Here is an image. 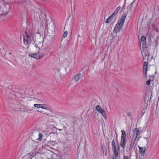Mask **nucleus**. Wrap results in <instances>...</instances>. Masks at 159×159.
I'll return each mask as SVG.
<instances>
[{"label": "nucleus", "instance_id": "nucleus-1", "mask_svg": "<svg viewBox=\"0 0 159 159\" xmlns=\"http://www.w3.org/2000/svg\"><path fill=\"white\" fill-rule=\"evenodd\" d=\"M31 30L27 31L24 34V43L25 45L28 46V49L30 47H33L34 46L36 37L34 36Z\"/></svg>", "mask_w": 159, "mask_h": 159}, {"label": "nucleus", "instance_id": "nucleus-2", "mask_svg": "<svg viewBox=\"0 0 159 159\" xmlns=\"http://www.w3.org/2000/svg\"><path fill=\"white\" fill-rule=\"evenodd\" d=\"M127 15L126 14L122 15L120 18L118 20L114 30V32L117 33L120 32L122 28L124 22L126 18Z\"/></svg>", "mask_w": 159, "mask_h": 159}, {"label": "nucleus", "instance_id": "nucleus-3", "mask_svg": "<svg viewBox=\"0 0 159 159\" xmlns=\"http://www.w3.org/2000/svg\"><path fill=\"white\" fill-rule=\"evenodd\" d=\"M55 29L52 27L49 30H47L44 32L45 36L46 39L48 40L53 39L55 35Z\"/></svg>", "mask_w": 159, "mask_h": 159}, {"label": "nucleus", "instance_id": "nucleus-4", "mask_svg": "<svg viewBox=\"0 0 159 159\" xmlns=\"http://www.w3.org/2000/svg\"><path fill=\"white\" fill-rule=\"evenodd\" d=\"M43 37L39 35L37 36L36 38L35 39V43L33 47H30L34 48V47L36 48L40 49L41 48L43 45Z\"/></svg>", "mask_w": 159, "mask_h": 159}, {"label": "nucleus", "instance_id": "nucleus-5", "mask_svg": "<svg viewBox=\"0 0 159 159\" xmlns=\"http://www.w3.org/2000/svg\"><path fill=\"white\" fill-rule=\"evenodd\" d=\"M122 133L121 136V139L120 143V145L124 149L125 147V145L126 143V134L124 130L121 131Z\"/></svg>", "mask_w": 159, "mask_h": 159}, {"label": "nucleus", "instance_id": "nucleus-6", "mask_svg": "<svg viewBox=\"0 0 159 159\" xmlns=\"http://www.w3.org/2000/svg\"><path fill=\"white\" fill-rule=\"evenodd\" d=\"M96 110L100 113L103 116L105 119L107 118V116L104 110L100 106L98 105L96 107Z\"/></svg>", "mask_w": 159, "mask_h": 159}, {"label": "nucleus", "instance_id": "nucleus-7", "mask_svg": "<svg viewBox=\"0 0 159 159\" xmlns=\"http://www.w3.org/2000/svg\"><path fill=\"white\" fill-rule=\"evenodd\" d=\"M136 140L132 139L131 141L129 142L128 145L127 146L129 152H131L134 147Z\"/></svg>", "mask_w": 159, "mask_h": 159}, {"label": "nucleus", "instance_id": "nucleus-8", "mask_svg": "<svg viewBox=\"0 0 159 159\" xmlns=\"http://www.w3.org/2000/svg\"><path fill=\"white\" fill-rule=\"evenodd\" d=\"M29 56L37 59H39L41 57H43L42 54L40 53H31L29 54Z\"/></svg>", "mask_w": 159, "mask_h": 159}, {"label": "nucleus", "instance_id": "nucleus-9", "mask_svg": "<svg viewBox=\"0 0 159 159\" xmlns=\"http://www.w3.org/2000/svg\"><path fill=\"white\" fill-rule=\"evenodd\" d=\"M140 133V132L139 129L137 128H136L134 131V133L132 139L136 140L137 136Z\"/></svg>", "mask_w": 159, "mask_h": 159}, {"label": "nucleus", "instance_id": "nucleus-10", "mask_svg": "<svg viewBox=\"0 0 159 159\" xmlns=\"http://www.w3.org/2000/svg\"><path fill=\"white\" fill-rule=\"evenodd\" d=\"M140 45L142 44L144 46L146 44V38L145 36H142L141 37L140 40Z\"/></svg>", "mask_w": 159, "mask_h": 159}, {"label": "nucleus", "instance_id": "nucleus-11", "mask_svg": "<svg viewBox=\"0 0 159 159\" xmlns=\"http://www.w3.org/2000/svg\"><path fill=\"white\" fill-rule=\"evenodd\" d=\"M111 147L113 152H118L117 151L116 147L115 144V142L114 140H113L112 141Z\"/></svg>", "mask_w": 159, "mask_h": 159}, {"label": "nucleus", "instance_id": "nucleus-12", "mask_svg": "<svg viewBox=\"0 0 159 159\" xmlns=\"http://www.w3.org/2000/svg\"><path fill=\"white\" fill-rule=\"evenodd\" d=\"M138 147L139 148V152L141 153L142 155H143L145 151V147H140V146H139Z\"/></svg>", "mask_w": 159, "mask_h": 159}, {"label": "nucleus", "instance_id": "nucleus-13", "mask_svg": "<svg viewBox=\"0 0 159 159\" xmlns=\"http://www.w3.org/2000/svg\"><path fill=\"white\" fill-rule=\"evenodd\" d=\"M81 74H78L75 75L73 78V79L76 82H77L80 78Z\"/></svg>", "mask_w": 159, "mask_h": 159}, {"label": "nucleus", "instance_id": "nucleus-14", "mask_svg": "<svg viewBox=\"0 0 159 159\" xmlns=\"http://www.w3.org/2000/svg\"><path fill=\"white\" fill-rule=\"evenodd\" d=\"M148 65V63L146 62H144L143 65V72H145V74L146 75L147 74V65Z\"/></svg>", "mask_w": 159, "mask_h": 159}, {"label": "nucleus", "instance_id": "nucleus-15", "mask_svg": "<svg viewBox=\"0 0 159 159\" xmlns=\"http://www.w3.org/2000/svg\"><path fill=\"white\" fill-rule=\"evenodd\" d=\"M73 23V21L72 19H70V18L68 19L66 21V25H72Z\"/></svg>", "mask_w": 159, "mask_h": 159}, {"label": "nucleus", "instance_id": "nucleus-16", "mask_svg": "<svg viewBox=\"0 0 159 159\" xmlns=\"http://www.w3.org/2000/svg\"><path fill=\"white\" fill-rule=\"evenodd\" d=\"M118 152H113V154L112 156V159H116V158L118 157Z\"/></svg>", "mask_w": 159, "mask_h": 159}, {"label": "nucleus", "instance_id": "nucleus-17", "mask_svg": "<svg viewBox=\"0 0 159 159\" xmlns=\"http://www.w3.org/2000/svg\"><path fill=\"white\" fill-rule=\"evenodd\" d=\"M43 137V134L42 133H39V138L37 139V140H41Z\"/></svg>", "mask_w": 159, "mask_h": 159}, {"label": "nucleus", "instance_id": "nucleus-18", "mask_svg": "<svg viewBox=\"0 0 159 159\" xmlns=\"http://www.w3.org/2000/svg\"><path fill=\"white\" fill-rule=\"evenodd\" d=\"M44 109H46L47 110H48V111H50V109L49 107L48 106H46V105H44Z\"/></svg>", "mask_w": 159, "mask_h": 159}, {"label": "nucleus", "instance_id": "nucleus-19", "mask_svg": "<svg viewBox=\"0 0 159 159\" xmlns=\"http://www.w3.org/2000/svg\"><path fill=\"white\" fill-rule=\"evenodd\" d=\"M42 104H34V106L35 107H37V108H40V106H42Z\"/></svg>", "mask_w": 159, "mask_h": 159}, {"label": "nucleus", "instance_id": "nucleus-20", "mask_svg": "<svg viewBox=\"0 0 159 159\" xmlns=\"http://www.w3.org/2000/svg\"><path fill=\"white\" fill-rule=\"evenodd\" d=\"M68 32L67 31H66L64 32L62 38H65L67 35Z\"/></svg>", "mask_w": 159, "mask_h": 159}, {"label": "nucleus", "instance_id": "nucleus-21", "mask_svg": "<svg viewBox=\"0 0 159 159\" xmlns=\"http://www.w3.org/2000/svg\"><path fill=\"white\" fill-rule=\"evenodd\" d=\"M151 80L150 79L148 80L146 82V84L147 85H149L150 84Z\"/></svg>", "mask_w": 159, "mask_h": 159}, {"label": "nucleus", "instance_id": "nucleus-22", "mask_svg": "<svg viewBox=\"0 0 159 159\" xmlns=\"http://www.w3.org/2000/svg\"><path fill=\"white\" fill-rule=\"evenodd\" d=\"M111 20V19L109 17H108L107 19H106L105 22L106 23H108L110 22Z\"/></svg>", "mask_w": 159, "mask_h": 159}, {"label": "nucleus", "instance_id": "nucleus-23", "mask_svg": "<svg viewBox=\"0 0 159 159\" xmlns=\"http://www.w3.org/2000/svg\"><path fill=\"white\" fill-rule=\"evenodd\" d=\"M121 8V7H120V6H119L116 9V10H115V11H117V12L118 13V11H119L120 10Z\"/></svg>", "mask_w": 159, "mask_h": 159}, {"label": "nucleus", "instance_id": "nucleus-24", "mask_svg": "<svg viewBox=\"0 0 159 159\" xmlns=\"http://www.w3.org/2000/svg\"><path fill=\"white\" fill-rule=\"evenodd\" d=\"M45 114L48 115L49 116H52L50 112H45Z\"/></svg>", "mask_w": 159, "mask_h": 159}, {"label": "nucleus", "instance_id": "nucleus-25", "mask_svg": "<svg viewBox=\"0 0 159 159\" xmlns=\"http://www.w3.org/2000/svg\"><path fill=\"white\" fill-rule=\"evenodd\" d=\"M118 13L116 11H115L112 13V16H114L116 15Z\"/></svg>", "mask_w": 159, "mask_h": 159}, {"label": "nucleus", "instance_id": "nucleus-26", "mask_svg": "<svg viewBox=\"0 0 159 159\" xmlns=\"http://www.w3.org/2000/svg\"><path fill=\"white\" fill-rule=\"evenodd\" d=\"M123 159H129V158L127 156H126L124 157Z\"/></svg>", "mask_w": 159, "mask_h": 159}, {"label": "nucleus", "instance_id": "nucleus-27", "mask_svg": "<svg viewBox=\"0 0 159 159\" xmlns=\"http://www.w3.org/2000/svg\"><path fill=\"white\" fill-rule=\"evenodd\" d=\"M114 17L113 16H112V14H111L109 17L111 19V20L113 19V17Z\"/></svg>", "mask_w": 159, "mask_h": 159}, {"label": "nucleus", "instance_id": "nucleus-28", "mask_svg": "<svg viewBox=\"0 0 159 159\" xmlns=\"http://www.w3.org/2000/svg\"><path fill=\"white\" fill-rule=\"evenodd\" d=\"M144 138L146 139L147 143H148V138Z\"/></svg>", "mask_w": 159, "mask_h": 159}, {"label": "nucleus", "instance_id": "nucleus-29", "mask_svg": "<svg viewBox=\"0 0 159 159\" xmlns=\"http://www.w3.org/2000/svg\"><path fill=\"white\" fill-rule=\"evenodd\" d=\"M44 113H45V112H50V111H48V110H47L46 111H43Z\"/></svg>", "mask_w": 159, "mask_h": 159}, {"label": "nucleus", "instance_id": "nucleus-30", "mask_svg": "<svg viewBox=\"0 0 159 159\" xmlns=\"http://www.w3.org/2000/svg\"><path fill=\"white\" fill-rule=\"evenodd\" d=\"M40 108H42V109H44V106H40Z\"/></svg>", "mask_w": 159, "mask_h": 159}, {"label": "nucleus", "instance_id": "nucleus-31", "mask_svg": "<svg viewBox=\"0 0 159 159\" xmlns=\"http://www.w3.org/2000/svg\"><path fill=\"white\" fill-rule=\"evenodd\" d=\"M127 115H128L129 116H130V114L129 113H128Z\"/></svg>", "mask_w": 159, "mask_h": 159}, {"label": "nucleus", "instance_id": "nucleus-32", "mask_svg": "<svg viewBox=\"0 0 159 159\" xmlns=\"http://www.w3.org/2000/svg\"><path fill=\"white\" fill-rule=\"evenodd\" d=\"M126 0H125V4H124V6H123V8L124 7V6H125V2H126Z\"/></svg>", "mask_w": 159, "mask_h": 159}, {"label": "nucleus", "instance_id": "nucleus-33", "mask_svg": "<svg viewBox=\"0 0 159 159\" xmlns=\"http://www.w3.org/2000/svg\"><path fill=\"white\" fill-rule=\"evenodd\" d=\"M44 20V22L46 23V20H45V19H43V21Z\"/></svg>", "mask_w": 159, "mask_h": 159}, {"label": "nucleus", "instance_id": "nucleus-34", "mask_svg": "<svg viewBox=\"0 0 159 159\" xmlns=\"http://www.w3.org/2000/svg\"><path fill=\"white\" fill-rule=\"evenodd\" d=\"M38 16H35V18L36 17V18L38 19Z\"/></svg>", "mask_w": 159, "mask_h": 159}, {"label": "nucleus", "instance_id": "nucleus-35", "mask_svg": "<svg viewBox=\"0 0 159 159\" xmlns=\"http://www.w3.org/2000/svg\"><path fill=\"white\" fill-rule=\"evenodd\" d=\"M7 14V12H6L5 13V14H4V15H6Z\"/></svg>", "mask_w": 159, "mask_h": 159}, {"label": "nucleus", "instance_id": "nucleus-36", "mask_svg": "<svg viewBox=\"0 0 159 159\" xmlns=\"http://www.w3.org/2000/svg\"><path fill=\"white\" fill-rule=\"evenodd\" d=\"M133 2H133L132 3H131V5L132 6V4H133Z\"/></svg>", "mask_w": 159, "mask_h": 159}, {"label": "nucleus", "instance_id": "nucleus-37", "mask_svg": "<svg viewBox=\"0 0 159 159\" xmlns=\"http://www.w3.org/2000/svg\"><path fill=\"white\" fill-rule=\"evenodd\" d=\"M9 54L11 55V52H9Z\"/></svg>", "mask_w": 159, "mask_h": 159}, {"label": "nucleus", "instance_id": "nucleus-38", "mask_svg": "<svg viewBox=\"0 0 159 159\" xmlns=\"http://www.w3.org/2000/svg\"><path fill=\"white\" fill-rule=\"evenodd\" d=\"M59 130H60V131H61V130H62V129H59Z\"/></svg>", "mask_w": 159, "mask_h": 159}, {"label": "nucleus", "instance_id": "nucleus-39", "mask_svg": "<svg viewBox=\"0 0 159 159\" xmlns=\"http://www.w3.org/2000/svg\"><path fill=\"white\" fill-rule=\"evenodd\" d=\"M158 10H159V6L158 7Z\"/></svg>", "mask_w": 159, "mask_h": 159}]
</instances>
